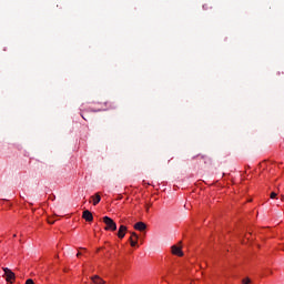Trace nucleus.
Segmentation results:
<instances>
[{"label":"nucleus","mask_w":284,"mask_h":284,"mask_svg":"<svg viewBox=\"0 0 284 284\" xmlns=\"http://www.w3.org/2000/svg\"><path fill=\"white\" fill-rule=\"evenodd\" d=\"M103 223H105V227L104 230L106 231H111V232H116V223L114 222V220H112L109 216H104L103 217Z\"/></svg>","instance_id":"f257e3e1"},{"label":"nucleus","mask_w":284,"mask_h":284,"mask_svg":"<svg viewBox=\"0 0 284 284\" xmlns=\"http://www.w3.org/2000/svg\"><path fill=\"white\" fill-rule=\"evenodd\" d=\"M3 272H4V277L7 283H14V280L17 278V275H14V272H12V270L8 268V267H2Z\"/></svg>","instance_id":"f03ea898"},{"label":"nucleus","mask_w":284,"mask_h":284,"mask_svg":"<svg viewBox=\"0 0 284 284\" xmlns=\"http://www.w3.org/2000/svg\"><path fill=\"white\" fill-rule=\"evenodd\" d=\"M82 219H84V221H88L89 223H91V221H94V216L89 210L83 211Z\"/></svg>","instance_id":"7ed1b4c3"},{"label":"nucleus","mask_w":284,"mask_h":284,"mask_svg":"<svg viewBox=\"0 0 284 284\" xmlns=\"http://www.w3.org/2000/svg\"><path fill=\"white\" fill-rule=\"evenodd\" d=\"M125 232H128V226L121 225L119 227V231H118V237L119 239H124L125 237Z\"/></svg>","instance_id":"20e7f679"},{"label":"nucleus","mask_w":284,"mask_h":284,"mask_svg":"<svg viewBox=\"0 0 284 284\" xmlns=\"http://www.w3.org/2000/svg\"><path fill=\"white\" fill-rule=\"evenodd\" d=\"M171 250L172 254H174L175 256H183V251L181 250V246L173 245Z\"/></svg>","instance_id":"39448f33"},{"label":"nucleus","mask_w":284,"mask_h":284,"mask_svg":"<svg viewBox=\"0 0 284 284\" xmlns=\"http://www.w3.org/2000/svg\"><path fill=\"white\" fill-rule=\"evenodd\" d=\"M148 229V225L143 222H138L134 224V230H138L139 232H144V230Z\"/></svg>","instance_id":"423d86ee"},{"label":"nucleus","mask_w":284,"mask_h":284,"mask_svg":"<svg viewBox=\"0 0 284 284\" xmlns=\"http://www.w3.org/2000/svg\"><path fill=\"white\" fill-rule=\"evenodd\" d=\"M138 241H139V235L136 233H131V237H130L131 247H136Z\"/></svg>","instance_id":"0eeeda50"},{"label":"nucleus","mask_w":284,"mask_h":284,"mask_svg":"<svg viewBox=\"0 0 284 284\" xmlns=\"http://www.w3.org/2000/svg\"><path fill=\"white\" fill-rule=\"evenodd\" d=\"M92 284H105V281L101 278L99 275L92 276L91 277Z\"/></svg>","instance_id":"6e6552de"},{"label":"nucleus","mask_w":284,"mask_h":284,"mask_svg":"<svg viewBox=\"0 0 284 284\" xmlns=\"http://www.w3.org/2000/svg\"><path fill=\"white\" fill-rule=\"evenodd\" d=\"M91 199H93V205H99V203H101V195L99 193L93 195Z\"/></svg>","instance_id":"1a4fd4ad"},{"label":"nucleus","mask_w":284,"mask_h":284,"mask_svg":"<svg viewBox=\"0 0 284 284\" xmlns=\"http://www.w3.org/2000/svg\"><path fill=\"white\" fill-rule=\"evenodd\" d=\"M242 283H243V284H251L252 281L247 277V278H244V280L242 281Z\"/></svg>","instance_id":"9d476101"},{"label":"nucleus","mask_w":284,"mask_h":284,"mask_svg":"<svg viewBox=\"0 0 284 284\" xmlns=\"http://www.w3.org/2000/svg\"><path fill=\"white\" fill-rule=\"evenodd\" d=\"M276 196H278V193H276V192H272L270 195L271 199H276Z\"/></svg>","instance_id":"9b49d317"},{"label":"nucleus","mask_w":284,"mask_h":284,"mask_svg":"<svg viewBox=\"0 0 284 284\" xmlns=\"http://www.w3.org/2000/svg\"><path fill=\"white\" fill-rule=\"evenodd\" d=\"M26 284H34V281L32 278H29L26 281Z\"/></svg>","instance_id":"f8f14e48"},{"label":"nucleus","mask_w":284,"mask_h":284,"mask_svg":"<svg viewBox=\"0 0 284 284\" xmlns=\"http://www.w3.org/2000/svg\"><path fill=\"white\" fill-rule=\"evenodd\" d=\"M48 223H49L50 225H54V220H49Z\"/></svg>","instance_id":"ddd939ff"},{"label":"nucleus","mask_w":284,"mask_h":284,"mask_svg":"<svg viewBox=\"0 0 284 284\" xmlns=\"http://www.w3.org/2000/svg\"><path fill=\"white\" fill-rule=\"evenodd\" d=\"M203 10H207V4H204V6H203Z\"/></svg>","instance_id":"4468645a"},{"label":"nucleus","mask_w":284,"mask_h":284,"mask_svg":"<svg viewBox=\"0 0 284 284\" xmlns=\"http://www.w3.org/2000/svg\"><path fill=\"white\" fill-rule=\"evenodd\" d=\"M201 159L205 160V159H207V156L206 155H201Z\"/></svg>","instance_id":"2eb2a0df"},{"label":"nucleus","mask_w":284,"mask_h":284,"mask_svg":"<svg viewBox=\"0 0 284 284\" xmlns=\"http://www.w3.org/2000/svg\"><path fill=\"white\" fill-rule=\"evenodd\" d=\"M13 239H17V234H13Z\"/></svg>","instance_id":"dca6fc26"},{"label":"nucleus","mask_w":284,"mask_h":284,"mask_svg":"<svg viewBox=\"0 0 284 284\" xmlns=\"http://www.w3.org/2000/svg\"><path fill=\"white\" fill-rule=\"evenodd\" d=\"M77 256H81V253H78Z\"/></svg>","instance_id":"f3484780"},{"label":"nucleus","mask_w":284,"mask_h":284,"mask_svg":"<svg viewBox=\"0 0 284 284\" xmlns=\"http://www.w3.org/2000/svg\"><path fill=\"white\" fill-rule=\"evenodd\" d=\"M283 199H284V195H282V201H283Z\"/></svg>","instance_id":"a211bd4d"}]
</instances>
